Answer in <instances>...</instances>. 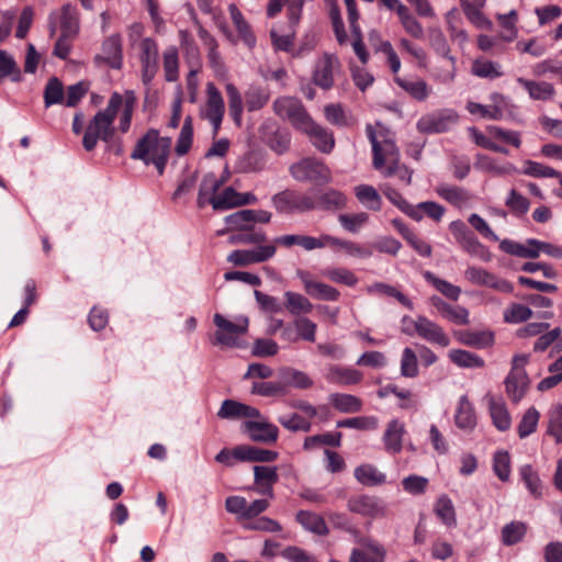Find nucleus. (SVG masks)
I'll use <instances>...</instances> for the list:
<instances>
[{"mask_svg":"<svg viewBox=\"0 0 562 562\" xmlns=\"http://www.w3.org/2000/svg\"><path fill=\"white\" fill-rule=\"evenodd\" d=\"M367 136L372 145L374 169L384 177L396 176L400 180L409 184L412 181L411 170L400 162V149L397 148L393 134L382 124L366 127Z\"/></svg>","mask_w":562,"mask_h":562,"instance_id":"nucleus-1","label":"nucleus"},{"mask_svg":"<svg viewBox=\"0 0 562 562\" xmlns=\"http://www.w3.org/2000/svg\"><path fill=\"white\" fill-rule=\"evenodd\" d=\"M122 106V97L120 93H112L106 108L99 111L89 122L83 135L82 145L87 151H91L97 146L98 139L110 143L114 135L113 122L119 109Z\"/></svg>","mask_w":562,"mask_h":562,"instance_id":"nucleus-2","label":"nucleus"},{"mask_svg":"<svg viewBox=\"0 0 562 562\" xmlns=\"http://www.w3.org/2000/svg\"><path fill=\"white\" fill-rule=\"evenodd\" d=\"M171 148L170 137H160L158 131L149 130L135 145L131 154L134 160H142L145 165L153 164L158 173L162 175Z\"/></svg>","mask_w":562,"mask_h":562,"instance_id":"nucleus-3","label":"nucleus"},{"mask_svg":"<svg viewBox=\"0 0 562 562\" xmlns=\"http://www.w3.org/2000/svg\"><path fill=\"white\" fill-rule=\"evenodd\" d=\"M213 322L217 327L212 344L225 348H244L239 338L248 330L249 319L246 316L236 317L235 322L226 319L222 314H214Z\"/></svg>","mask_w":562,"mask_h":562,"instance_id":"nucleus-4","label":"nucleus"},{"mask_svg":"<svg viewBox=\"0 0 562 562\" xmlns=\"http://www.w3.org/2000/svg\"><path fill=\"white\" fill-rule=\"evenodd\" d=\"M528 362L529 355H515L510 362V370L505 378V392L514 403L521 401L529 389L530 379L525 370Z\"/></svg>","mask_w":562,"mask_h":562,"instance_id":"nucleus-5","label":"nucleus"},{"mask_svg":"<svg viewBox=\"0 0 562 562\" xmlns=\"http://www.w3.org/2000/svg\"><path fill=\"white\" fill-rule=\"evenodd\" d=\"M342 71L341 63L337 55L324 53L319 56L313 68L312 80L314 85L327 91L330 90Z\"/></svg>","mask_w":562,"mask_h":562,"instance_id":"nucleus-6","label":"nucleus"},{"mask_svg":"<svg viewBox=\"0 0 562 562\" xmlns=\"http://www.w3.org/2000/svg\"><path fill=\"white\" fill-rule=\"evenodd\" d=\"M272 106L278 116L288 119L299 131H302L312 119L302 102L293 97H280L274 100Z\"/></svg>","mask_w":562,"mask_h":562,"instance_id":"nucleus-7","label":"nucleus"},{"mask_svg":"<svg viewBox=\"0 0 562 562\" xmlns=\"http://www.w3.org/2000/svg\"><path fill=\"white\" fill-rule=\"evenodd\" d=\"M272 204L280 213H302L316 209L314 198L293 190H284L274 194Z\"/></svg>","mask_w":562,"mask_h":562,"instance_id":"nucleus-8","label":"nucleus"},{"mask_svg":"<svg viewBox=\"0 0 562 562\" xmlns=\"http://www.w3.org/2000/svg\"><path fill=\"white\" fill-rule=\"evenodd\" d=\"M459 115L451 109L432 111L424 114L416 124L417 130L424 134L445 133L457 124Z\"/></svg>","mask_w":562,"mask_h":562,"instance_id":"nucleus-9","label":"nucleus"},{"mask_svg":"<svg viewBox=\"0 0 562 562\" xmlns=\"http://www.w3.org/2000/svg\"><path fill=\"white\" fill-rule=\"evenodd\" d=\"M225 113V103L220 90L213 82L206 85V102L201 110V116L213 126V133L217 134Z\"/></svg>","mask_w":562,"mask_h":562,"instance_id":"nucleus-10","label":"nucleus"},{"mask_svg":"<svg viewBox=\"0 0 562 562\" xmlns=\"http://www.w3.org/2000/svg\"><path fill=\"white\" fill-rule=\"evenodd\" d=\"M464 278L471 284L487 286L502 293H512L514 291V285L509 281L481 267L469 266L464 270Z\"/></svg>","mask_w":562,"mask_h":562,"instance_id":"nucleus-11","label":"nucleus"},{"mask_svg":"<svg viewBox=\"0 0 562 562\" xmlns=\"http://www.w3.org/2000/svg\"><path fill=\"white\" fill-rule=\"evenodd\" d=\"M277 252L273 244L260 245L254 249H238L227 256V261L239 267L265 262L271 259Z\"/></svg>","mask_w":562,"mask_h":562,"instance_id":"nucleus-12","label":"nucleus"},{"mask_svg":"<svg viewBox=\"0 0 562 562\" xmlns=\"http://www.w3.org/2000/svg\"><path fill=\"white\" fill-rule=\"evenodd\" d=\"M290 173L297 181L329 180V170L321 161L313 158H305L290 167Z\"/></svg>","mask_w":562,"mask_h":562,"instance_id":"nucleus-13","label":"nucleus"},{"mask_svg":"<svg viewBox=\"0 0 562 562\" xmlns=\"http://www.w3.org/2000/svg\"><path fill=\"white\" fill-rule=\"evenodd\" d=\"M491 104H481L477 102L469 101L467 103V110L473 114L479 115L482 119L487 120H502L507 108V98L502 93L494 92L490 95Z\"/></svg>","mask_w":562,"mask_h":562,"instance_id":"nucleus-14","label":"nucleus"},{"mask_svg":"<svg viewBox=\"0 0 562 562\" xmlns=\"http://www.w3.org/2000/svg\"><path fill=\"white\" fill-rule=\"evenodd\" d=\"M257 420H246L243 423V429L248 437L257 442L274 443L279 436V429L276 425L269 423L261 415L255 417Z\"/></svg>","mask_w":562,"mask_h":562,"instance_id":"nucleus-15","label":"nucleus"},{"mask_svg":"<svg viewBox=\"0 0 562 562\" xmlns=\"http://www.w3.org/2000/svg\"><path fill=\"white\" fill-rule=\"evenodd\" d=\"M307 135L315 148L324 154H329L335 147L334 134L330 130L319 125L313 119L301 131Z\"/></svg>","mask_w":562,"mask_h":562,"instance_id":"nucleus-16","label":"nucleus"},{"mask_svg":"<svg viewBox=\"0 0 562 562\" xmlns=\"http://www.w3.org/2000/svg\"><path fill=\"white\" fill-rule=\"evenodd\" d=\"M348 509L352 513L370 518H380L385 516V505L376 497L360 495L348 501Z\"/></svg>","mask_w":562,"mask_h":562,"instance_id":"nucleus-17","label":"nucleus"},{"mask_svg":"<svg viewBox=\"0 0 562 562\" xmlns=\"http://www.w3.org/2000/svg\"><path fill=\"white\" fill-rule=\"evenodd\" d=\"M407 321L408 318L403 319L404 323ZM409 322L414 325V329L422 338L442 347H447L449 345L450 340L448 336L436 323L424 316H418L415 321L409 319Z\"/></svg>","mask_w":562,"mask_h":562,"instance_id":"nucleus-18","label":"nucleus"},{"mask_svg":"<svg viewBox=\"0 0 562 562\" xmlns=\"http://www.w3.org/2000/svg\"><path fill=\"white\" fill-rule=\"evenodd\" d=\"M297 277L302 281L305 292L316 300L337 301L340 296L337 289L326 283L313 280L311 274L306 271L299 270Z\"/></svg>","mask_w":562,"mask_h":562,"instance_id":"nucleus-19","label":"nucleus"},{"mask_svg":"<svg viewBox=\"0 0 562 562\" xmlns=\"http://www.w3.org/2000/svg\"><path fill=\"white\" fill-rule=\"evenodd\" d=\"M278 480L279 475L276 467H254V481L259 494L273 498V484H276Z\"/></svg>","mask_w":562,"mask_h":562,"instance_id":"nucleus-20","label":"nucleus"},{"mask_svg":"<svg viewBox=\"0 0 562 562\" xmlns=\"http://www.w3.org/2000/svg\"><path fill=\"white\" fill-rule=\"evenodd\" d=\"M516 82L527 91L531 100L550 101L555 95L554 86L550 82L526 79L524 77H518Z\"/></svg>","mask_w":562,"mask_h":562,"instance_id":"nucleus-21","label":"nucleus"},{"mask_svg":"<svg viewBox=\"0 0 562 562\" xmlns=\"http://www.w3.org/2000/svg\"><path fill=\"white\" fill-rule=\"evenodd\" d=\"M95 61H103L114 69L122 66V41L120 35L108 37L102 44V53L95 57Z\"/></svg>","mask_w":562,"mask_h":562,"instance_id":"nucleus-22","label":"nucleus"},{"mask_svg":"<svg viewBox=\"0 0 562 562\" xmlns=\"http://www.w3.org/2000/svg\"><path fill=\"white\" fill-rule=\"evenodd\" d=\"M278 375L285 390V395L289 393L290 387L307 390L314 384L313 380L305 372L291 367L281 368Z\"/></svg>","mask_w":562,"mask_h":562,"instance_id":"nucleus-23","label":"nucleus"},{"mask_svg":"<svg viewBox=\"0 0 562 562\" xmlns=\"http://www.w3.org/2000/svg\"><path fill=\"white\" fill-rule=\"evenodd\" d=\"M430 303L448 321L457 325L469 324V311L465 307L450 305L436 295L430 297Z\"/></svg>","mask_w":562,"mask_h":562,"instance_id":"nucleus-24","label":"nucleus"},{"mask_svg":"<svg viewBox=\"0 0 562 562\" xmlns=\"http://www.w3.org/2000/svg\"><path fill=\"white\" fill-rule=\"evenodd\" d=\"M222 419H235L240 417H260V412L252 406L239 403L234 400H225L217 412Z\"/></svg>","mask_w":562,"mask_h":562,"instance_id":"nucleus-25","label":"nucleus"},{"mask_svg":"<svg viewBox=\"0 0 562 562\" xmlns=\"http://www.w3.org/2000/svg\"><path fill=\"white\" fill-rule=\"evenodd\" d=\"M488 403V412L492 418L493 425L499 431H506L512 426V418L506 404L501 398H495L492 395H486Z\"/></svg>","mask_w":562,"mask_h":562,"instance_id":"nucleus-26","label":"nucleus"},{"mask_svg":"<svg viewBox=\"0 0 562 562\" xmlns=\"http://www.w3.org/2000/svg\"><path fill=\"white\" fill-rule=\"evenodd\" d=\"M362 549H353L350 562H384L386 551L375 541L364 540Z\"/></svg>","mask_w":562,"mask_h":562,"instance_id":"nucleus-27","label":"nucleus"},{"mask_svg":"<svg viewBox=\"0 0 562 562\" xmlns=\"http://www.w3.org/2000/svg\"><path fill=\"white\" fill-rule=\"evenodd\" d=\"M234 457L238 461L272 462L278 458V453L268 449L241 445L234 448Z\"/></svg>","mask_w":562,"mask_h":562,"instance_id":"nucleus-28","label":"nucleus"},{"mask_svg":"<svg viewBox=\"0 0 562 562\" xmlns=\"http://www.w3.org/2000/svg\"><path fill=\"white\" fill-rule=\"evenodd\" d=\"M406 434L404 423L398 419H392L384 431L383 443L387 452L398 453L402 450V442Z\"/></svg>","mask_w":562,"mask_h":562,"instance_id":"nucleus-29","label":"nucleus"},{"mask_svg":"<svg viewBox=\"0 0 562 562\" xmlns=\"http://www.w3.org/2000/svg\"><path fill=\"white\" fill-rule=\"evenodd\" d=\"M436 192L440 198L457 207L467 206L472 200L468 190L456 186L440 184L436 188Z\"/></svg>","mask_w":562,"mask_h":562,"instance_id":"nucleus-30","label":"nucleus"},{"mask_svg":"<svg viewBox=\"0 0 562 562\" xmlns=\"http://www.w3.org/2000/svg\"><path fill=\"white\" fill-rule=\"evenodd\" d=\"M471 74L482 79L494 80L502 77L504 71L499 63L479 57L472 61Z\"/></svg>","mask_w":562,"mask_h":562,"instance_id":"nucleus-31","label":"nucleus"},{"mask_svg":"<svg viewBox=\"0 0 562 562\" xmlns=\"http://www.w3.org/2000/svg\"><path fill=\"white\" fill-rule=\"evenodd\" d=\"M224 180L217 179L216 176L212 172L205 175L201 181L199 196H198V205L199 207H204L206 204L212 205V200L216 199V191L223 186Z\"/></svg>","mask_w":562,"mask_h":562,"instance_id":"nucleus-32","label":"nucleus"},{"mask_svg":"<svg viewBox=\"0 0 562 562\" xmlns=\"http://www.w3.org/2000/svg\"><path fill=\"white\" fill-rule=\"evenodd\" d=\"M327 381L336 384H356L361 381L362 373L352 368L330 366L326 373Z\"/></svg>","mask_w":562,"mask_h":562,"instance_id":"nucleus-33","label":"nucleus"},{"mask_svg":"<svg viewBox=\"0 0 562 562\" xmlns=\"http://www.w3.org/2000/svg\"><path fill=\"white\" fill-rule=\"evenodd\" d=\"M454 420L457 427L463 430H472L476 425L474 408L465 395L459 400Z\"/></svg>","mask_w":562,"mask_h":562,"instance_id":"nucleus-34","label":"nucleus"},{"mask_svg":"<svg viewBox=\"0 0 562 562\" xmlns=\"http://www.w3.org/2000/svg\"><path fill=\"white\" fill-rule=\"evenodd\" d=\"M229 13L240 40L248 48H254L257 42L256 36L252 33L250 25L245 21L241 12L237 9L235 4H231Z\"/></svg>","mask_w":562,"mask_h":562,"instance_id":"nucleus-35","label":"nucleus"},{"mask_svg":"<svg viewBox=\"0 0 562 562\" xmlns=\"http://www.w3.org/2000/svg\"><path fill=\"white\" fill-rule=\"evenodd\" d=\"M9 79L12 82H21L22 71L15 59L5 50H0V85Z\"/></svg>","mask_w":562,"mask_h":562,"instance_id":"nucleus-36","label":"nucleus"},{"mask_svg":"<svg viewBox=\"0 0 562 562\" xmlns=\"http://www.w3.org/2000/svg\"><path fill=\"white\" fill-rule=\"evenodd\" d=\"M369 38L375 48L376 52H381L385 54L387 64L393 74H397L401 69V60L392 47L391 43L387 41H381L379 38V34L375 31H371L369 33Z\"/></svg>","mask_w":562,"mask_h":562,"instance_id":"nucleus-37","label":"nucleus"},{"mask_svg":"<svg viewBox=\"0 0 562 562\" xmlns=\"http://www.w3.org/2000/svg\"><path fill=\"white\" fill-rule=\"evenodd\" d=\"M356 480L367 486H378L385 483L386 476L372 464H362L355 469Z\"/></svg>","mask_w":562,"mask_h":562,"instance_id":"nucleus-38","label":"nucleus"},{"mask_svg":"<svg viewBox=\"0 0 562 562\" xmlns=\"http://www.w3.org/2000/svg\"><path fill=\"white\" fill-rule=\"evenodd\" d=\"M355 195L366 209L371 211L381 210L382 199L374 187L359 184L355 188Z\"/></svg>","mask_w":562,"mask_h":562,"instance_id":"nucleus-39","label":"nucleus"},{"mask_svg":"<svg viewBox=\"0 0 562 562\" xmlns=\"http://www.w3.org/2000/svg\"><path fill=\"white\" fill-rule=\"evenodd\" d=\"M475 167L483 171L492 172L495 176H506L517 172V168L513 164L506 162L499 165L494 158L486 155L476 156Z\"/></svg>","mask_w":562,"mask_h":562,"instance_id":"nucleus-40","label":"nucleus"},{"mask_svg":"<svg viewBox=\"0 0 562 562\" xmlns=\"http://www.w3.org/2000/svg\"><path fill=\"white\" fill-rule=\"evenodd\" d=\"M329 402L337 411L345 414L358 413L362 407L361 400L351 394H330Z\"/></svg>","mask_w":562,"mask_h":562,"instance_id":"nucleus-41","label":"nucleus"},{"mask_svg":"<svg viewBox=\"0 0 562 562\" xmlns=\"http://www.w3.org/2000/svg\"><path fill=\"white\" fill-rule=\"evenodd\" d=\"M397 15L405 32L414 38L422 40L424 37V27L418 20L411 13L406 5L397 8Z\"/></svg>","mask_w":562,"mask_h":562,"instance_id":"nucleus-42","label":"nucleus"},{"mask_svg":"<svg viewBox=\"0 0 562 562\" xmlns=\"http://www.w3.org/2000/svg\"><path fill=\"white\" fill-rule=\"evenodd\" d=\"M296 520L300 522L303 528L306 530H310L314 533L324 536L328 533V528L326 526L325 520L317 514L307 512V510H300L296 514Z\"/></svg>","mask_w":562,"mask_h":562,"instance_id":"nucleus-43","label":"nucleus"},{"mask_svg":"<svg viewBox=\"0 0 562 562\" xmlns=\"http://www.w3.org/2000/svg\"><path fill=\"white\" fill-rule=\"evenodd\" d=\"M284 299L285 308L292 315L308 314L313 310V304L310 300L300 293L286 291Z\"/></svg>","mask_w":562,"mask_h":562,"instance_id":"nucleus-44","label":"nucleus"},{"mask_svg":"<svg viewBox=\"0 0 562 562\" xmlns=\"http://www.w3.org/2000/svg\"><path fill=\"white\" fill-rule=\"evenodd\" d=\"M394 81L405 90L409 95H412L417 101H424L429 95V87L426 81L422 79L417 80H406L398 76L394 78Z\"/></svg>","mask_w":562,"mask_h":562,"instance_id":"nucleus-45","label":"nucleus"},{"mask_svg":"<svg viewBox=\"0 0 562 562\" xmlns=\"http://www.w3.org/2000/svg\"><path fill=\"white\" fill-rule=\"evenodd\" d=\"M61 34L65 36H75L79 31V23L76 8L71 4H65L59 13Z\"/></svg>","mask_w":562,"mask_h":562,"instance_id":"nucleus-46","label":"nucleus"},{"mask_svg":"<svg viewBox=\"0 0 562 562\" xmlns=\"http://www.w3.org/2000/svg\"><path fill=\"white\" fill-rule=\"evenodd\" d=\"M449 358L460 368H483L485 366L480 356L463 349L450 350Z\"/></svg>","mask_w":562,"mask_h":562,"instance_id":"nucleus-47","label":"nucleus"},{"mask_svg":"<svg viewBox=\"0 0 562 562\" xmlns=\"http://www.w3.org/2000/svg\"><path fill=\"white\" fill-rule=\"evenodd\" d=\"M460 5L468 20L479 29H492V22L483 14L482 8H477L469 0H460Z\"/></svg>","mask_w":562,"mask_h":562,"instance_id":"nucleus-48","label":"nucleus"},{"mask_svg":"<svg viewBox=\"0 0 562 562\" xmlns=\"http://www.w3.org/2000/svg\"><path fill=\"white\" fill-rule=\"evenodd\" d=\"M424 278L431 283L442 295L446 297L457 301L461 294V289L452 283L436 277L430 271L423 273Z\"/></svg>","mask_w":562,"mask_h":562,"instance_id":"nucleus-49","label":"nucleus"},{"mask_svg":"<svg viewBox=\"0 0 562 562\" xmlns=\"http://www.w3.org/2000/svg\"><path fill=\"white\" fill-rule=\"evenodd\" d=\"M521 172L533 178H560L561 173L555 169L533 160L522 162Z\"/></svg>","mask_w":562,"mask_h":562,"instance_id":"nucleus-50","label":"nucleus"},{"mask_svg":"<svg viewBox=\"0 0 562 562\" xmlns=\"http://www.w3.org/2000/svg\"><path fill=\"white\" fill-rule=\"evenodd\" d=\"M341 432H326L306 437L303 443L304 449L311 450L318 446L339 447L341 443Z\"/></svg>","mask_w":562,"mask_h":562,"instance_id":"nucleus-51","label":"nucleus"},{"mask_svg":"<svg viewBox=\"0 0 562 562\" xmlns=\"http://www.w3.org/2000/svg\"><path fill=\"white\" fill-rule=\"evenodd\" d=\"M526 525L520 521H512L502 529V542L505 546H514L520 542L526 535Z\"/></svg>","mask_w":562,"mask_h":562,"instance_id":"nucleus-52","label":"nucleus"},{"mask_svg":"<svg viewBox=\"0 0 562 562\" xmlns=\"http://www.w3.org/2000/svg\"><path fill=\"white\" fill-rule=\"evenodd\" d=\"M367 292L370 294H383L387 296L395 297L402 305L405 307L413 310V303L409 299H407L403 293L396 290L394 286L389 285L386 283L376 282L367 288Z\"/></svg>","mask_w":562,"mask_h":562,"instance_id":"nucleus-53","label":"nucleus"},{"mask_svg":"<svg viewBox=\"0 0 562 562\" xmlns=\"http://www.w3.org/2000/svg\"><path fill=\"white\" fill-rule=\"evenodd\" d=\"M250 210H240L225 217L228 231H251L254 228Z\"/></svg>","mask_w":562,"mask_h":562,"instance_id":"nucleus-54","label":"nucleus"},{"mask_svg":"<svg viewBox=\"0 0 562 562\" xmlns=\"http://www.w3.org/2000/svg\"><path fill=\"white\" fill-rule=\"evenodd\" d=\"M64 98L65 92L61 81L56 77H52L46 83L44 90L45 106L48 108L53 104L61 103L64 101Z\"/></svg>","mask_w":562,"mask_h":562,"instance_id":"nucleus-55","label":"nucleus"},{"mask_svg":"<svg viewBox=\"0 0 562 562\" xmlns=\"http://www.w3.org/2000/svg\"><path fill=\"white\" fill-rule=\"evenodd\" d=\"M346 196L344 193L337 191V190H327L323 193H321L316 202V207L322 209H341L346 205Z\"/></svg>","mask_w":562,"mask_h":562,"instance_id":"nucleus-56","label":"nucleus"},{"mask_svg":"<svg viewBox=\"0 0 562 562\" xmlns=\"http://www.w3.org/2000/svg\"><path fill=\"white\" fill-rule=\"evenodd\" d=\"M238 199L239 193L232 187H228L216 199L212 200V206L214 210H226L244 205L245 201H239Z\"/></svg>","mask_w":562,"mask_h":562,"instance_id":"nucleus-57","label":"nucleus"},{"mask_svg":"<svg viewBox=\"0 0 562 562\" xmlns=\"http://www.w3.org/2000/svg\"><path fill=\"white\" fill-rule=\"evenodd\" d=\"M459 341L463 345L471 346V347H477V348H485L491 346L494 342V336L490 331H483V333H461L458 337Z\"/></svg>","mask_w":562,"mask_h":562,"instance_id":"nucleus-58","label":"nucleus"},{"mask_svg":"<svg viewBox=\"0 0 562 562\" xmlns=\"http://www.w3.org/2000/svg\"><path fill=\"white\" fill-rule=\"evenodd\" d=\"M267 240V235L262 231H240L236 234H232L228 238V243L232 245L236 244H248V245H258L260 246L262 243Z\"/></svg>","mask_w":562,"mask_h":562,"instance_id":"nucleus-59","label":"nucleus"},{"mask_svg":"<svg viewBox=\"0 0 562 562\" xmlns=\"http://www.w3.org/2000/svg\"><path fill=\"white\" fill-rule=\"evenodd\" d=\"M278 422L290 431H310L312 424L297 413H291L278 417Z\"/></svg>","mask_w":562,"mask_h":562,"instance_id":"nucleus-60","label":"nucleus"},{"mask_svg":"<svg viewBox=\"0 0 562 562\" xmlns=\"http://www.w3.org/2000/svg\"><path fill=\"white\" fill-rule=\"evenodd\" d=\"M540 414L535 407L528 408L518 424V435L520 438H526L531 435L539 423Z\"/></svg>","mask_w":562,"mask_h":562,"instance_id":"nucleus-61","label":"nucleus"},{"mask_svg":"<svg viewBox=\"0 0 562 562\" xmlns=\"http://www.w3.org/2000/svg\"><path fill=\"white\" fill-rule=\"evenodd\" d=\"M461 247L471 256L481 259L484 262L492 260L491 251L472 234Z\"/></svg>","mask_w":562,"mask_h":562,"instance_id":"nucleus-62","label":"nucleus"},{"mask_svg":"<svg viewBox=\"0 0 562 562\" xmlns=\"http://www.w3.org/2000/svg\"><path fill=\"white\" fill-rule=\"evenodd\" d=\"M505 205L510 210V212L515 215H525L530 207V203L527 198H525L521 193L512 189L508 192V195L505 200Z\"/></svg>","mask_w":562,"mask_h":562,"instance_id":"nucleus-63","label":"nucleus"},{"mask_svg":"<svg viewBox=\"0 0 562 562\" xmlns=\"http://www.w3.org/2000/svg\"><path fill=\"white\" fill-rule=\"evenodd\" d=\"M548 434L552 436L558 443L562 442V406L557 405L549 412Z\"/></svg>","mask_w":562,"mask_h":562,"instance_id":"nucleus-64","label":"nucleus"}]
</instances>
